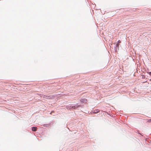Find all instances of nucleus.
<instances>
[{
    "instance_id": "f257e3e1",
    "label": "nucleus",
    "mask_w": 151,
    "mask_h": 151,
    "mask_svg": "<svg viewBox=\"0 0 151 151\" xmlns=\"http://www.w3.org/2000/svg\"><path fill=\"white\" fill-rule=\"evenodd\" d=\"M43 98L46 99H51V97L50 96H48L46 95H44Z\"/></svg>"
},
{
    "instance_id": "0eeeda50",
    "label": "nucleus",
    "mask_w": 151,
    "mask_h": 151,
    "mask_svg": "<svg viewBox=\"0 0 151 151\" xmlns=\"http://www.w3.org/2000/svg\"><path fill=\"white\" fill-rule=\"evenodd\" d=\"M118 43L119 44L120 43H121V41L119 40L118 42Z\"/></svg>"
},
{
    "instance_id": "7ed1b4c3",
    "label": "nucleus",
    "mask_w": 151,
    "mask_h": 151,
    "mask_svg": "<svg viewBox=\"0 0 151 151\" xmlns=\"http://www.w3.org/2000/svg\"><path fill=\"white\" fill-rule=\"evenodd\" d=\"M37 128L36 127H32V130L33 131L35 132L37 131Z\"/></svg>"
},
{
    "instance_id": "423d86ee",
    "label": "nucleus",
    "mask_w": 151,
    "mask_h": 151,
    "mask_svg": "<svg viewBox=\"0 0 151 151\" xmlns=\"http://www.w3.org/2000/svg\"><path fill=\"white\" fill-rule=\"evenodd\" d=\"M119 44L118 43H117L116 44V47H119Z\"/></svg>"
},
{
    "instance_id": "1a4fd4ad",
    "label": "nucleus",
    "mask_w": 151,
    "mask_h": 151,
    "mask_svg": "<svg viewBox=\"0 0 151 151\" xmlns=\"http://www.w3.org/2000/svg\"><path fill=\"white\" fill-rule=\"evenodd\" d=\"M52 112H54V111H52L50 113V114H51L52 113Z\"/></svg>"
},
{
    "instance_id": "f03ea898",
    "label": "nucleus",
    "mask_w": 151,
    "mask_h": 151,
    "mask_svg": "<svg viewBox=\"0 0 151 151\" xmlns=\"http://www.w3.org/2000/svg\"><path fill=\"white\" fill-rule=\"evenodd\" d=\"M99 112V110L98 109H97L96 110H95L93 112V113L94 114H97Z\"/></svg>"
},
{
    "instance_id": "39448f33",
    "label": "nucleus",
    "mask_w": 151,
    "mask_h": 151,
    "mask_svg": "<svg viewBox=\"0 0 151 151\" xmlns=\"http://www.w3.org/2000/svg\"><path fill=\"white\" fill-rule=\"evenodd\" d=\"M79 106H80L79 105H75L73 106H72L71 108H73V109H75L76 108H77Z\"/></svg>"
},
{
    "instance_id": "20e7f679",
    "label": "nucleus",
    "mask_w": 151,
    "mask_h": 151,
    "mask_svg": "<svg viewBox=\"0 0 151 151\" xmlns=\"http://www.w3.org/2000/svg\"><path fill=\"white\" fill-rule=\"evenodd\" d=\"M87 101V100L86 99H83L81 100V102L83 103H86Z\"/></svg>"
},
{
    "instance_id": "6e6552de",
    "label": "nucleus",
    "mask_w": 151,
    "mask_h": 151,
    "mask_svg": "<svg viewBox=\"0 0 151 151\" xmlns=\"http://www.w3.org/2000/svg\"><path fill=\"white\" fill-rule=\"evenodd\" d=\"M67 108L68 109H70V108L69 106L67 107Z\"/></svg>"
}]
</instances>
